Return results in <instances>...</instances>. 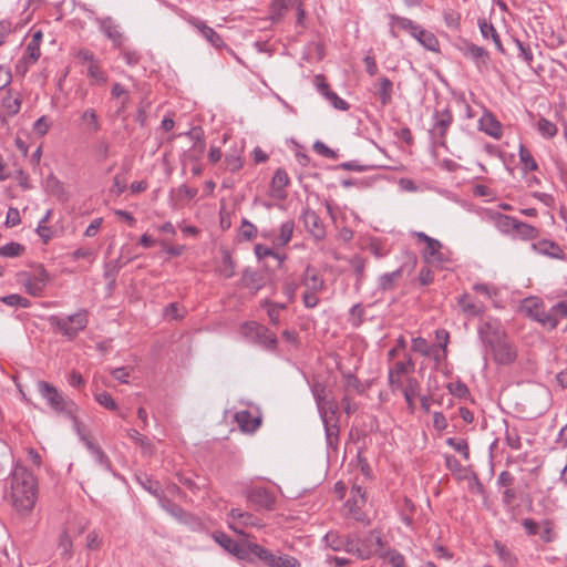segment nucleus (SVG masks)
I'll list each match as a JSON object with an SVG mask.
<instances>
[{"label":"nucleus","mask_w":567,"mask_h":567,"mask_svg":"<svg viewBox=\"0 0 567 567\" xmlns=\"http://www.w3.org/2000/svg\"><path fill=\"white\" fill-rule=\"evenodd\" d=\"M446 388L452 395L460 399L466 398L470 394L467 385L460 380L450 382Z\"/></svg>","instance_id":"bf43d9fd"},{"label":"nucleus","mask_w":567,"mask_h":567,"mask_svg":"<svg viewBox=\"0 0 567 567\" xmlns=\"http://www.w3.org/2000/svg\"><path fill=\"white\" fill-rule=\"evenodd\" d=\"M219 274L227 279L235 275V264L228 254H225L223 257V262L219 267Z\"/></svg>","instance_id":"0e129e2a"},{"label":"nucleus","mask_w":567,"mask_h":567,"mask_svg":"<svg viewBox=\"0 0 567 567\" xmlns=\"http://www.w3.org/2000/svg\"><path fill=\"white\" fill-rule=\"evenodd\" d=\"M539 231L536 227L520 221L517 219V223L515 225L514 234L512 235L514 238H518L522 240H532L538 237Z\"/></svg>","instance_id":"e433bc0d"},{"label":"nucleus","mask_w":567,"mask_h":567,"mask_svg":"<svg viewBox=\"0 0 567 567\" xmlns=\"http://www.w3.org/2000/svg\"><path fill=\"white\" fill-rule=\"evenodd\" d=\"M434 117L435 123L431 134L441 145H444L446 132L453 122V115L449 109H444L443 111H436Z\"/></svg>","instance_id":"4468645a"},{"label":"nucleus","mask_w":567,"mask_h":567,"mask_svg":"<svg viewBox=\"0 0 567 567\" xmlns=\"http://www.w3.org/2000/svg\"><path fill=\"white\" fill-rule=\"evenodd\" d=\"M414 362L411 358H408L406 361H398L395 362V364L390 368L389 371L393 372V373H396L401 377L405 375V374H410L414 371Z\"/></svg>","instance_id":"6e6d98bb"},{"label":"nucleus","mask_w":567,"mask_h":567,"mask_svg":"<svg viewBox=\"0 0 567 567\" xmlns=\"http://www.w3.org/2000/svg\"><path fill=\"white\" fill-rule=\"evenodd\" d=\"M99 30L112 42L114 48H122L126 37L121 24L113 17L95 18Z\"/></svg>","instance_id":"6e6552de"},{"label":"nucleus","mask_w":567,"mask_h":567,"mask_svg":"<svg viewBox=\"0 0 567 567\" xmlns=\"http://www.w3.org/2000/svg\"><path fill=\"white\" fill-rule=\"evenodd\" d=\"M537 131L545 138H553L557 132V125L545 117H540L537 122Z\"/></svg>","instance_id":"a18cd8bd"},{"label":"nucleus","mask_w":567,"mask_h":567,"mask_svg":"<svg viewBox=\"0 0 567 567\" xmlns=\"http://www.w3.org/2000/svg\"><path fill=\"white\" fill-rule=\"evenodd\" d=\"M286 308L282 303L267 302V313L272 324L277 326L280 320V312Z\"/></svg>","instance_id":"680f3d73"},{"label":"nucleus","mask_w":567,"mask_h":567,"mask_svg":"<svg viewBox=\"0 0 567 567\" xmlns=\"http://www.w3.org/2000/svg\"><path fill=\"white\" fill-rule=\"evenodd\" d=\"M297 0H272L271 2V19L279 20L284 12L290 7H293Z\"/></svg>","instance_id":"c03bdc74"},{"label":"nucleus","mask_w":567,"mask_h":567,"mask_svg":"<svg viewBox=\"0 0 567 567\" xmlns=\"http://www.w3.org/2000/svg\"><path fill=\"white\" fill-rule=\"evenodd\" d=\"M24 251V247L19 243H9L0 247V255L4 257H18Z\"/></svg>","instance_id":"13d9d810"},{"label":"nucleus","mask_w":567,"mask_h":567,"mask_svg":"<svg viewBox=\"0 0 567 567\" xmlns=\"http://www.w3.org/2000/svg\"><path fill=\"white\" fill-rule=\"evenodd\" d=\"M215 542L220 545L225 550L233 554L239 559H246L250 553L248 549V544L240 545L234 539H231L225 533L218 532L213 535Z\"/></svg>","instance_id":"2eb2a0df"},{"label":"nucleus","mask_w":567,"mask_h":567,"mask_svg":"<svg viewBox=\"0 0 567 567\" xmlns=\"http://www.w3.org/2000/svg\"><path fill=\"white\" fill-rule=\"evenodd\" d=\"M420 382L414 377H409L405 381V386L402 390L404 400L406 402L408 409L411 413L415 410L414 399L420 396Z\"/></svg>","instance_id":"bb28decb"},{"label":"nucleus","mask_w":567,"mask_h":567,"mask_svg":"<svg viewBox=\"0 0 567 567\" xmlns=\"http://www.w3.org/2000/svg\"><path fill=\"white\" fill-rule=\"evenodd\" d=\"M10 502L20 515H28L38 499V482L32 472L25 466L17 464L11 472Z\"/></svg>","instance_id":"f257e3e1"},{"label":"nucleus","mask_w":567,"mask_h":567,"mask_svg":"<svg viewBox=\"0 0 567 567\" xmlns=\"http://www.w3.org/2000/svg\"><path fill=\"white\" fill-rule=\"evenodd\" d=\"M254 251H255L256 257L259 260H261L266 257H274L279 261L282 260L281 256L278 252H276L275 250H272L271 248H269L268 246L262 245V244H257L254 248Z\"/></svg>","instance_id":"e2e57ef3"},{"label":"nucleus","mask_w":567,"mask_h":567,"mask_svg":"<svg viewBox=\"0 0 567 567\" xmlns=\"http://www.w3.org/2000/svg\"><path fill=\"white\" fill-rule=\"evenodd\" d=\"M317 409H318V412H319V415H320L322 422L326 420H330V419H333V420L339 419V413H338L339 406H338V402L334 398H330L329 400L318 404Z\"/></svg>","instance_id":"473e14b6"},{"label":"nucleus","mask_w":567,"mask_h":567,"mask_svg":"<svg viewBox=\"0 0 567 567\" xmlns=\"http://www.w3.org/2000/svg\"><path fill=\"white\" fill-rule=\"evenodd\" d=\"M258 229L257 227L250 223L247 218L241 219V225L239 228V235L245 240H251L257 237Z\"/></svg>","instance_id":"5fc2aeb1"},{"label":"nucleus","mask_w":567,"mask_h":567,"mask_svg":"<svg viewBox=\"0 0 567 567\" xmlns=\"http://www.w3.org/2000/svg\"><path fill=\"white\" fill-rule=\"evenodd\" d=\"M462 312L466 317H477L484 313L485 305L480 301H475L470 293H463L457 299Z\"/></svg>","instance_id":"5701e85b"},{"label":"nucleus","mask_w":567,"mask_h":567,"mask_svg":"<svg viewBox=\"0 0 567 567\" xmlns=\"http://www.w3.org/2000/svg\"><path fill=\"white\" fill-rule=\"evenodd\" d=\"M289 184V177L285 169L278 168L270 184V195L276 199H285L287 197L286 187Z\"/></svg>","instance_id":"412c9836"},{"label":"nucleus","mask_w":567,"mask_h":567,"mask_svg":"<svg viewBox=\"0 0 567 567\" xmlns=\"http://www.w3.org/2000/svg\"><path fill=\"white\" fill-rule=\"evenodd\" d=\"M533 250L539 255L548 256L551 258H564L563 249L553 240L543 239L532 245Z\"/></svg>","instance_id":"a878e982"},{"label":"nucleus","mask_w":567,"mask_h":567,"mask_svg":"<svg viewBox=\"0 0 567 567\" xmlns=\"http://www.w3.org/2000/svg\"><path fill=\"white\" fill-rule=\"evenodd\" d=\"M380 557H388L390 564L393 567H405L404 556L395 549H389V550L383 549V551L380 553Z\"/></svg>","instance_id":"4d7b16f0"},{"label":"nucleus","mask_w":567,"mask_h":567,"mask_svg":"<svg viewBox=\"0 0 567 567\" xmlns=\"http://www.w3.org/2000/svg\"><path fill=\"white\" fill-rule=\"evenodd\" d=\"M518 155L519 162L525 172L536 171L538 168V165L532 153L523 144L519 145Z\"/></svg>","instance_id":"79ce46f5"},{"label":"nucleus","mask_w":567,"mask_h":567,"mask_svg":"<svg viewBox=\"0 0 567 567\" xmlns=\"http://www.w3.org/2000/svg\"><path fill=\"white\" fill-rule=\"evenodd\" d=\"M446 444L449 446H451L454 451H456L460 454H462L464 460H468L470 458V449H468V444H467V442L465 440L456 439V437H449L446 440Z\"/></svg>","instance_id":"603ef678"},{"label":"nucleus","mask_w":567,"mask_h":567,"mask_svg":"<svg viewBox=\"0 0 567 567\" xmlns=\"http://www.w3.org/2000/svg\"><path fill=\"white\" fill-rule=\"evenodd\" d=\"M493 547L504 567H516L517 558L509 548L499 540H495Z\"/></svg>","instance_id":"c9c22d12"},{"label":"nucleus","mask_w":567,"mask_h":567,"mask_svg":"<svg viewBox=\"0 0 567 567\" xmlns=\"http://www.w3.org/2000/svg\"><path fill=\"white\" fill-rule=\"evenodd\" d=\"M248 549L269 567H300V561L289 555H275L270 550L254 543H248Z\"/></svg>","instance_id":"423d86ee"},{"label":"nucleus","mask_w":567,"mask_h":567,"mask_svg":"<svg viewBox=\"0 0 567 567\" xmlns=\"http://www.w3.org/2000/svg\"><path fill=\"white\" fill-rule=\"evenodd\" d=\"M254 342L262 346L268 350H274L277 347V337L267 327L261 326Z\"/></svg>","instance_id":"4c0bfd02"},{"label":"nucleus","mask_w":567,"mask_h":567,"mask_svg":"<svg viewBox=\"0 0 567 567\" xmlns=\"http://www.w3.org/2000/svg\"><path fill=\"white\" fill-rule=\"evenodd\" d=\"M344 538L346 536L340 535L338 532L330 530L324 535L323 542L333 551H342Z\"/></svg>","instance_id":"37998d69"},{"label":"nucleus","mask_w":567,"mask_h":567,"mask_svg":"<svg viewBox=\"0 0 567 567\" xmlns=\"http://www.w3.org/2000/svg\"><path fill=\"white\" fill-rule=\"evenodd\" d=\"M78 433L81 435V440L84 442L87 450L91 452L92 456L94 457L95 462L103 466L105 470H110V461L109 457L104 454V452L94 444L89 437H86L83 433H81L80 427L76 426Z\"/></svg>","instance_id":"cd10ccee"},{"label":"nucleus","mask_w":567,"mask_h":567,"mask_svg":"<svg viewBox=\"0 0 567 567\" xmlns=\"http://www.w3.org/2000/svg\"><path fill=\"white\" fill-rule=\"evenodd\" d=\"M361 542H368L372 546L373 555L378 554L380 556V553L385 548V543L378 530H371L369 536L361 539Z\"/></svg>","instance_id":"49530a36"},{"label":"nucleus","mask_w":567,"mask_h":567,"mask_svg":"<svg viewBox=\"0 0 567 567\" xmlns=\"http://www.w3.org/2000/svg\"><path fill=\"white\" fill-rule=\"evenodd\" d=\"M87 76L95 83V84H105L107 82V75L105 72L100 68L99 63H91L87 66Z\"/></svg>","instance_id":"8fccbe9b"},{"label":"nucleus","mask_w":567,"mask_h":567,"mask_svg":"<svg viewBox=\"0 0 567 567\" xmlns=\"http://www.w3.org/2000/svg\"><path fill=\"white\" fill-rule=\"evenodd\" d=\"M118 49L121 50V56L127 65L135 66L138 64L141 55L136 51L124 48V44Z\"/></svg>","instance_id":"774afa93"},{"label":"nucleus","mask_w":567,"mask_h":567,"mask_svg":"<svg viewBox=\"0 0 567 567\" xmlns=\"http://www.w3.org/2000/svg\"><path fill=\"white\" fill-rule=\"evenodd\" d=\"M365 491L361 486L354 485L351 489V497L348 499L347 505L352 516L359 522H365V516L360 512V508L365 504Z\"/></svg>","instance_id":"f3484780"},{"label":"nucleus","mask_w":567,"mask_h":567,"mask_svg":"<svg viewBox=\"0 0 567 567\" xmlns=\"http://www.w3.org/2000/svg\"><path fill=\"white\" fill-rule=\"evenodd\" d=\"M402 276V268H399L392 272L383 274L379 277L378 288L382 291L392 290L398 279Z\"/></svg>","instance_id":"58836bf2"},{"label":"nucleus","mask_w":567,"mask_h":567,"mask_svg":"<svg viewBox=\"0 0 567 567\" xmlns=\"http://www.w3.org/2000/svg\"><path fill=\"white\" fill-rule=\"evenodd\" d=\"M411 349L414 352L420 353L423 357H430L433 351V347L427 343V341L422 337H416L412 339Z\"/></svg>","instance_id":"3c124183"},{"label":"nucleus","mask_w":567,"mask_h":567,"mask_svg":"<svg viewBox=\"0 0 567 567\" xmlns=\"http://www.w3.org/2000/svg\"><path fill=\"white\" fill-rule=\"evenodd\" d=\"M22 104V97L19 93H13L11 90L7 92V95L2 100V107L9 116H13L19 113Z\"/></svg>","instance_id":"72a5a7b5"},{"label":"nucleus","mask_w":567,"mask_h":567,"mask_svg":"<svg viewBox=\"0 0 567 567\" xmlns=\"http://www.w3.org/2000/svg\"><path fill=\"white\" fill-rule=\"evenodd\" d=\"M478 334L483 342L491 348L493 359L497 364L508 365L516 360V348L501 331L498 323H483L478 327Z\"/></svg>","instance_id":"f03ea898"},{"label":"nucleus","mask_w":567,"mask_h":567,"mask_svg":"<svg viewBox=\"0 0 567 567\" xmlns=\"http://www.w3.org/2000/svg\"><path fill=\"white\" fill-rule=\"evenodd\" d=\"M234 420L238 424L239 429L245 433H254L261 424V417L254 416L247 410L236 412Z\"/></svg>","instance_id":"4be33fe9"},{"label":"nucleus","mask_w":567,"mask_h":567,"mask_svg":"<svg viewBox=\"0 0 567 567\" xmlns=\"http://www.w3.org/2000/svg\"><path fill=\"white\" fill-rule=\"evenodd\" d=\"M187 135L195 141L193 148L184 155L183 164L184 166L187 163H192L194 165L195 163H199V158L203 155L205 151V142L200 138V131L197 128H193L189 132H187Z\"/></svg>","instance_id":"aec40b11"},{"label":"nucleus","mask_w":567,"mask_h":567,"mask_svg":"<svg viewBox=\"0 0 567 567\" xmlns=\"http://www.w3.org/2000/svg\"><path fill=\"white\" fill-rule=\"evenodd\" d=\"M52 126V121L50 117H48L47 115H43L41 117H39L34 123H33V126H32V131L35 135L42 137L44 135H47V133L49 132V130L51 128Z\"/></svg>","instance_id":"864d4df0"},{"label":"nucleus","mask_w":567,"mask_h":567,"mask_svg":"<svg viewBox=\"0 0 567 567\" xmlns=\"http://www.w3.org/2000/svg\"><path fill=\"white\" fill-rule=\"evenodd\" d=\"M311 392L315 398L316 404H320L327 400H329L331 396L328 395L326 386L320 382H315L311 385Z\"/></svg>","instance_id":"69168bd1"},{"label":"nucleus","mask_w":567,"mask_h":567,"mask_svg":"<svg viewBox=\"0 0 567 567\" xmlns=\"http://www.w3.org/2000/svg\"><path fill=\"white\" fill-rule=\"evenodd\" d=\"M301 220L307 231L317 240H321L326 236V229L319 215L310 209L305 208L301 214Z\"/></svg>","instance_id":"ddd939ff"},{"label":"nucleus","mask_w":567,"mask_h":567,"mask_svg":"<svg viewBox=\"0 0 567 567\" xmlns=\"http://www.w3.org/2000/svg\"><path fill=\"white\" fill-rule=\"evenodd\" d=\"M241 285L256 292L262 287V276L258 274L257 271L245 269L241 275Z\"/></svg>","instance_id":"f704fd0d"},{"label":"nucleus","mask_w":567,"mask_h":567,"mask_svg":"<svg viewBox=\"0 0 567 567\" xmlns=\"http://www.w3.org/2000/svg\"><path fill=\"white\" fill-rule=\"evenodd\" d=\"M0 301L7 306L16 307V308H29L31 306V302L29 299H27L18 293H12V295L0 297Z\"/></svg>","instance_id":"09e8293b"},{"label":"nucleus","mask_w":567,"mask_h":567,"mask_svg":"<svg viewBox=\"0 0 567 567\" xmlns=\"http://www.w3.org/2000/svg\"><path fill=\"white\" fill-rule=\"evenodd\" d=\"M83 124L86 126L87 132L96 133L101 130L99 116L93 109H86L81 116Z\"/></svg>","instance_id":"ea45409f"},{"label":"nucleus","mask_w":567,"mask_h":567,"mask_svg":"<svg viewBox=\"0 0 567 567\" xmlns=\"http://www.w3.org/2000/svg\"><path fill=\"white\" fill-rule=\"evenodd\" d=\"M37 388L48 405L55 412L69 417L74 416L76 405L73 401L66 399L55 386L47 381H38Z\"/></svg>","instance_id":"39448f33"},{"label":"nucleus","mask_w":567,"mask_h":567,"mask_svg":"<svg viewBox=\"0 0 567 567\" xmlns=\"http://www.w3.org/2000/svg\"><path fill=\"white\" fill-rule=\"evenodd\" d=\"M301 285L305 291L321 292L324 287V279L318 274L316 268L308 265L301 276Z\"/></svg>","instance_id":"a211bd4d"},{"label":"nucleus","mask_w":567,"mask_h":567,"mask_svg":"<svg viewBox=\"0 0 567 567\" xmlns=\"http://www.w3.org/2000/svg\"><path fill=\"white\" fill-rule=\"evenodd\" d=\"M261 324L250 321L245 322L240 327V333L248 340L254 341L256 337L258 336L259 329Z\"/></svg>","instance_id":"052dcab7"},{"label":"nucleus","mask_w":567,"mask_h":567,"mask_svg":"<svg viewBox=\"0 0 567 567\" xmlns=\"http://www.w3.org/2000/svg\"><path fill=\"white\" fill-rule=\"evenodd\" d=\"M480 128L494 138H501L503 133L501 123L491 113L480 120Z\"/></svg>","instance_id":"c756f323"},{"label":"nucleus","mask_w":567,"mask_h":567,"mask_svg":"<svg viewBox=\"0 0 567 567\" xmlns=\"http://www.w3.org/2000/svg\"><path fill=\"white\" fill-rule=\"evenodd\" d=\"M49 280L50 276L42 266L38 267L33 274L23 272L20 275L21 285L32 297H41Z\"/></svg>","instance_id":"0eeeda50"},{"label":"nucleus","mask_w":567,"mask_h":567,"mask_svg":"<svg viewBox=\"0 0 567 567\" xmlns=\"http://www.w3.org/2000/svg\"><path fill=\"white\" fill-rule=\"evenodd\" d=\"M48 321L56 332L69 340H73L87 327L89 312L85 309H80L78 312L66 317L51 316Z\"/></svg>","instance_id":"7ed1b4c3"},{"label":"nucleus","mask_w":567,"mask_h":567,"mask_svg":"<svg viewBox=\"0 0 567 567\" xmlns=\"http://www.w3.org/2000/svg\"><path fill=\"white\" fill-rule=\"evenodd\" d=\"M229 517L231 519L228 523L229 528L239 535H244V527L260 528L264 526L261 519H259L257 516L248 512H243L239 508H233L229 512Z\"/></svg>","instance_id":"1a4fd4ad"},{"label":"nucleus","mask_w":567,"mask_h":567,"mask_svg":"<svg viewBox=\"0 0 567 567\" xmlns=\"http://www.w3.org/2000/svg\"><path fill=\"white\" fill-rule=\"evenodd\" d=\"M526 308L530 318L539 322L542 326L550 330L557 327V318L554 316L551 308L546 310L536 300H529Z\"/></svg>","instance_id":"9b49d317"},{"label":"nucleus","mask_w":567,"mask_h":567,"mask_svg":"<svg viewBox=\"0 0 567 567\" xmlns=\"http://www.w3.org/2000/svg\"><path fill=\"white\" fill-rule=\"evenodd\" d=\"M111 95L115 99L121 100V106L118 112L124 111L130 103V93L121 83H114L111 90Z\"/></svg>","instance_id":"de8ad7c7"},{"label":"nucleus","mask_w":567,"mask_h":567,"mask_svg":"<svg viewBox=\"0 0 567 567\" xmlns=\"http://www.w3.org/2000/svg\"><path fill=\"white\" fill-rule=\"evenodd\" d=\"M488 216L494 223L495 227L504 235H513L517 218L504 215L498 212H489Z\"/></svg>","instance_id":"393cba45"},{"label":"nucleus","mask_w":567,"mask_h":567,"mask_svg":"<svg viewBox=\"0 0 567 567\" xmlns=\"http://www.w3.org/2000/svg\"><path fill=\"white\" fill-rule=\"evenodd\" d=\"M343 545V551L361 559H368L373 555L372 546L368 542H361V538L355 533L347 535Z\"/></svg>","instance_id":"f8f14e48"},{"label":"nucleus","mask_w":567,"mask_h":567,"mask_svg":"<svg viewBox=\"0 0 567 567\" xmlns=\"http://www.w3.org/2000/svg\"><path fill=\"white\" fill-rule=\"evenodd\" d=\"M478 28L484 39H492L496 49L504 53V48L495 27L486 19H478Z\"/></svg>","instance_id":"2f4dec72"},{"label":"nucleus","mask_w":567,"mask_h":567,"mask_svg":"<svg viewBox=\"0 0 567 567\" xmlns=\"http://www.w3.org/2000/svg\"><path fill=\"white\" fill-rule=\"evenodd\" d=\"M326 433V442L329 449L336 450L339 443V419L338 420H326L322 422Z\"/></svg>","instance_id":"7c9ffc66"},{"label":"nucleus","mask_w":567,"mask_h":567,"mask_svg":"<svg viewBox=\"0 0 567 567\" xmlns=\"http://www.w3.org/2000/svg\"><path fill=\"white\" fill-rule=\"evenodd\" d=\"M415 236L420 241L425 243V248L423 251L425 259L441 260L442 244L437 239H434L422 231L416 233Z\"/></svg>","instance_id":"b1692460"},{"label":"nucleus","mask_w":567,"mask_h":567,"mask_svg":"<svg viewBox=\"0 0 567 567\" xmlns=\"http://www.w3.org/2000/svg\"><path fill=\"white\" fill-rule=\"evenodd\" d=\"M462 54L472 60L480 72H484L488 68L489 53L483 47H478L470 41H464L460 45Z\"/></svg>","instance_id":"9d476101"},{"label":"nucleus","mask_w":567,"mask_h":567,"mask_svg":"<svg viewBox=\"0 0 567 567\" xmlns=\"http://www.w3.org/2000/svg\"><path fill=\"white\" fill-rule=\"evenodd\" d=\"M295 230V221L287 220L281 224L279 235L276 238V244L278 246H286L292 238Z\"/></svg>","instance_id":"a19ab883"},{"label":"nucleus","mask_w":567,"mask_h":567,"mask_svg":"<svg viewBox=\"0 0 567 567\" xmlns=\"http://www.w3.org/2000/svg\"><path fill=\"white\" fill-rule=\"evenodd\" d=\"M190 24L198 30V32L207 40V42L216 48L221 49L226 47L223 38L210 27H208L204 21L193 18Z\"/></svg>","instance_id":"6ab92c4d"},{"label":"nucleus","mask_w":567,"mask_h":567,"mask_svg":"<svg viewBox=\"0 0 567 567\" xmlns=\"http://www.w3.org/2000/svg\"><path fill=\"white\" fill-rule=\"evenodd\" d=\"M377 94L382 106H386L392 101L393 83L390 79L382 76L375 82Z\"/></svg>","instance_id":"c85d7f7f"},{"label":"nucleus","mask_w":567,"mask_h":567,"mask_svg":"<svg viewBox=\"0 0 567 567\" xmlns=\"http://www.w3.org/2000/svg\"><path fill=\"white\" fill-rule=\"evenodd\" d=\"M350 265L357 275L358 284H360L364 277L365 260L360 256H354L351 258Z\"/></svg>","instance_id":"338daca9"},{"label":"nucleus","mask_w":567,"mask_h":567,"mask_svg":"<svg viewBox=\"0 0 567 567\" xmlns=\"http://www.w3.org/2000/svg\"><path fill=\"white\" fill-rule=\"evenodd\" d=\"M392 28L391 35L396 38L398 34L394 31V27H399L400 29L410 33L421 45H423L426 50L436 52L439 51V40L434 33L423 29L421 25L416 24L414 21L408 18L392 16Z\"/></svg>","instance_id":"20e7f679"},{"label":"nucleus","mask_w":567,"mask_h":567,"mask_svg":"<svg viewBox=\"0 0 567 567\" xmlns=\"http://www.w3.org/2000/svg\"><path fill=\"white\" fill-rule=\"evenodd\" d=\"M247 499L264 509L271 511L276 504L275 495L265 487L251 488L247 494Z\"/></svg>","instance_id":"dca6fc26"}]
</instances>
